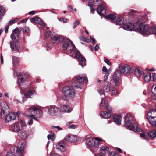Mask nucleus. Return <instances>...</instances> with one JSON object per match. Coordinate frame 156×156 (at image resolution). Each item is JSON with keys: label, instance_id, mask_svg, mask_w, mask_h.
<instances>
[{"label": "nucleus", "instance_id": "obj_1", "mask_svg": "<svg viewBox=\"0 0 156 156\" xmlns=\"http://www.w3.org/2000/svg\"><path fill=\"white\" fill-rule=\"evenodd\" d=\"M112 23L122 26L125 30H134L141 34L149 35L154 34L156 35V26L154 24H146L141 20H110Z\"/></svg>", "mask_w": 156, "mask_h": 156}, {"label": "nucleus", "instance_id": "obj_2", "mask_svg": "<svg viewBox=\"0 0 156 156\" xmlns=\"http://www.w3.org/2000/svg\"><path fill=\"white\" fill-rule=\"evenodd\" d=\"M62 45L63 50L65 52L71 56L77 58L79 64L82 67L84 66L86 64V59L84 57L81 55L79 51L77 50L72 42L68 38H64Z\"/></svg>", "mask_w": 156, "mask_h": 156}, {"label": "nucleus", "instance_id": "obj_3", "mask_svg": "<svg viewBox=\"0 0 156 156\" xmlns=\"http://www.w3.org/2000/svg\"><path fill=\"white\" fill-rule=\"evenodd\" d=\"M20 31L18 28H16L13 31V33L11 37L13 41L10 42V46L12 50L15 52L19 51L20 45L17 43L19 39Z\"/></svg>", "mask_w": 156, "mask_h": 156}, {"label": "nucleus", "instance_id": "obj_4", "mask_svg": "<svg viewBox=\"0 0 156 156\" xmlns=\"http://www.w3.org/2000/svg\"><path fill=\"white\" fill-rule=\"evenodd\" d=\"M101 140H99L98 138H93L91 137H86L85 142L86 145L90 147L91 151L93 153L98 151L99 145L100 144V141Z\"/></svg>", "mask_w": 156, "mask_h": 156}, {"label": "nucleus", "instance_id": "obj_5", "mask_svg": "<svg viewBox=\"0 0 156 156\" xmlns=\"http://www.w3.org/2000/svg\"><path fill=\"white\" fill-rule=\"evenodd\" d=\"M124 121L125 125L127 129L134 132L140 131V129L138 127L137 124L136 123L133 124V118L130 115H126L124 119Z\"/></svg>", "mask_w": 156, "mask_h": 156}, {"label": "nucleus", "instance_id": "obj_6", "mask_svg": "<svg viewBox=\"0 0 156 156\" xmlns=\"http://www.w3.org/2000/svg\"><path fill=\"white\" fill-rule=\"evenodd\" d=\"M62 91L64 95L61 96L60 98L65 101L67 100L68 98H74L75 94L74 90L69 86L64 87Z\"/></svg>", "mask_w": 156, "mask_h": 156}, {"label": "nucleus", "instance_id": "obj_7", "mask_svg": "<svg viewBox=\"0 0 156 156\" xmlns=\"http://www.w3.org/2000/svg\"><path fill=\"white\" fill-rule=\"evenodd\" d=\"M26 88H24V90L22 91V93H21L22 95L23 94H24V96L22 97V101H19V100H17V101L20 103H21L22 102H24L27 100L28 98H32L36 94V92L34 90H28L27 92H26Z\"/></svg>", "mask_w": 156, "mask_h": 156}, {"label": "nucleus", "instance_id": "obj_8", "mask_svg": "<svg viewBox=\"0 0 156 156\" xmlns=\"http://www.w3.org/2000/svg\"><path fill=\"white\" fill-rule=\"evenodd\" d=\"M48 112L49 115L53 116H56L59 115L61 112L59 108L55 106H51L48 108Z\"/></svg>", "mask_w": 156, "mask_h": 156}, {"label": "nucleus", "instance_id": "obj_9", "mask_svg": "<svg viewBox=\"0 0 156 156\" xmlns=\"http://www.w3.org/2000/svg\"><path fill=\"white\" fill-rule=\"evenodd\" d=\"M121 75V73L119 70H116L112 76V81L115 86H117L119 84V80Z\"/></svg>", "mask_w": 156, "mask_h": 156}, {"label": "nucleus", "instance_id": "obj_10", "mask_svg": "<svg viewBox=\"0 0 156 156\" xmlns=\"http://www.w3.org/2000/svg\"><path fill=\"white\" fill-rule=\"evenodd\" d=\"M28 110L30 113L33 114L37 118H40L42 113V111L41 110L34 106L29 108Z\"/></svg>", "mask_w": 156, "mask_h": 156}, {"label": "nucleus", "instance_id": "obj_11", "mask_svg": "<svg viewBox=\"0 0 156 156\" xmlns=\"http://www.w3.org/2000/svg\"><path fill=\"white\" fill-rule=\"evenodd\" d=\"M119 70L120 71L121 74L122 73H129L130 74L131 73H132L133 71L134 70V69L127 65H125L123 66H121L119 67Z\"/></svg>", "mask_w": 156, "mask_h": 156}, {"label": "nucleus", "instance_id": "obj_12", "mask_svg": "<svg viewBox=\"0 0 156 156\" xmlns=\"http://www.w3.org/2000/svg\"><path fill=\"white\" fill-rule=\"evenodd\" d=\"M64 38L62 36L59 35H55L51 37L52 42L55 44L61 43L63 41Z\"/></svg>", "mask_w": 156, "mask_h": 156}, {"label": "nucleus", "instance_id": "obj_13", "mask_svg": "<svg viewBox=\"0 0 156 156\" xmlns=\"http://www.w3.org/2000/svg\"><path fill=\"white\" fill-rule=\"evenodd\" d=\"M18 84L20 89V93H22L23 91L24 90V88L22 87L26 84V79L22 77H20L17 80Z\"/></svg>", "mask_w": 156, "mask_h": 156}, {"label": "nucleus", "instance_id": "obj_14", "mask_svg": "<svg viewBox=\"0 0 156 156\" xmlns=\"http://www.w3.org/2000/svg\"><path fill=\"white\" fill-rule=\"evenodd\" d=\"M60 110L62 112L66 113H70L72 111V108L68 104H64L61 105L60 108Z\"/></svg>", "mask_w": 156, "mask_h": 156}, {"label": "nucleus", "instance_id": "obj_15", "mask_svg": "<svg viewBox=\"0 0 156 156\" xmlns=\"http://www.w3.org/2000/svg\"><path fill=\"white\" fill-rule=\"evenodd\" d=\"M97 11L101 16L104 15L106 13L105 7L104 5H100L97 8Z\"/></svg>", "mask_w": 156, "mask_h": 156}, {"label": "nucleus", "instance_id": "obj_16", "mask_svg": "<svg viewBox=\"0 0 156 156\" xmlns=\"http://www.w3.org/2000/svg\"><path fill=\"white\" fill-rule=\"evenodd\" d=\"M65 139L67 141L71 143L77 141L78 140L77 136L72 135H68Z\"/></svg>", "mask_w": 156, "mask_h": 156}, {"label": "nucleus", "instance_id": "obj_17", "mask_svg": "<svg viewBox=\"0 0 156 156\" xmlns=\"http://www.w3.org/2000/svg\"><path fill=\"white\" fill-rule=\"evenodd\" d=\"M101 3V0H90L88 5L89 6H97Z\"/></svg>", "mask_w": 156, "mask_h": 156}, {"label": "nucleus", "instance_id": "obj_18", "mask_svg": "<svg viewBox=\"0 0 156 156\" xmlns=\"http://www.w3.org/2000/svg\"><path fill=\"white\" fill-rule=\"evenodd\" d=\"M16 116L15 114L12 112H9L8 114L5 117L6 121L8 122L11 120H14L16 119Z\"/></svg>", "mask_w": 156, "mask_h": 156}, {"label": "nucleus", "instance_id": "obj_19", "mask_svg": "<svg viewBox=\"0 0 156 156\" xmlns=\"http://www.w3.org/2000/svg\"><path fill=\"white\" fill-rule=\"evenodd\" d=\"M100 149L103 154H108L110 153L109 148L105 145H102L101 146Z\"/></svg>", "mask_w": 156, "mask_h": 156}, {"label": "nucleus", "instance_id": "obj_20", "mask_svg": "<svg viewBox=\"0 0 156 156\" xmlns=\"http://www.w3.org/2000/svg\"><path fill=\"white\" fill-rule=\"evenodd\" d=\"M148 120L149 123L153 126L156 127V117L150 116L148 117Z\"/></svg>", "mask_w": 156, "mask_h": 156}, {"label": "nucleus", "instance_id": "obj_21", "mask_svg": "<svg viewBox=\"0 0 156 156\" xmlns=\"http://www.w3.org/2000/svg\"><path fill=\"white\" fill-rule=\"evenodd\" d=\"M56 148L62 152L65 150V144L63 142H60L56 144Z\"/></svg>", "mask_w": 156, "mask_h": 156}, {"label": "nucleus", "instance_id": "obj_22", "mask_svg": "<svg viewBox=\"0 0 156 156\" xmlns=\"http://www.w3.org/2000/svg\"><path fill=\"white\" fill-rule=\"evenodd\" d=\"M12 130L13 132L18 133L20 130L19 123L16 122L13 124L12 126Z\"/></svg>", "mask_w": 156, "mask_h": 156}, {"label": "nucleus", "instance_id": "obj_23", "mask_svg": "<svg viewBox=\"0 0 156 156\" xmlns=\"http://www.w3.org/2000/svg\"><path fill=\"white\" fill-rule=\"evenodd\" d=\"M114 122L118 125L121 124V117L120 116L118 115H115L113 117Z\"/></svg>", "mask_w": 156, "mask_h": 156}, {"label": "nucleus", "instance_id": "obj_24", "mask_svg": "<svg viewBox=\"0 0 156 156\" xmlns=\"http://www.w3.org/2000/svg\"><path fill=\"white\" fill-rule=\"evenodd\" d=\"M32 23H36L41 25L43 29H44L46 24L43 21V20H30Z\"/></svg>", "mask_w": 156, "mask_h": 156}, {"label": "nucleus", "instance_id": "obj_25", "mask_svg": "<svg viewBox=\"0 0 156 156\" xmlns=\"http://www.w3.org/2000/svg\"><path fill=\"white\" fill-rule=\"evenodd\" d=\"M77 81L80 83H83L84 82H87V78L85 76H83L81 75H78L77 77Z\"/></svg>", "mask_w": 156, "mask_h": 156}, {"label": "nucleus", "instance_id": "obj_26", "mask_svg": "<svg viewBox=\"0 0 156 156\" xmlns=\"http://www.w3.org/2000/svg\"><path fill=\"white\" fill-rule=\"evenodd\" d=\"M135 73L137 77H141L142 75L143 76L144 74L143 72L140 70L138 68H136L135 69Z\"/></svg>", "mask_w": 156, "mask_h": 156}, {"label": "nucleus", "instance_id": "obj_27", "mask_svg": "<svg viewBox=\"0 0 156 156\" xmlns=\"http://www.w3.org/2000/svg\"><path fill=\"white\" fill-rule=\"evenodd\" d=\"M18 135L22 138L24 139L26 137V134L25 131L22 129L18 132Z\"/></svg>", "mask_w": 156, "mask_h": 156}, {"label": "nucleus", "instance_id": "obj_28", "mask_svg": "<svg viewBox=\"0 0 156 156\" xmlns=\"http://www.w3.org/2000/svg\"><path fill=\"white\" fill-rule=\"evenodd\" d=\"M143 76L144 80L146 82H148L151 80V75L150 73H144Z\"/></svg>", "mask_w": 156, "mask_h": 156}, {"label": "nucleus", "instance_id": "obj_29", "mask_svg": "<svg viewBox=\"0 0 156 156\" xmlns=\"http://www.w3.org/2000/svg\"><path fill=\"white\" fill-rule=\"evenodd\" d=\"M110 84L108 82H106L104 85L103 89L107 93L109 92L111 90Z\"/></svg>", "mask_w": 156, "mask_h": 156}, {"label": "nucleus", "instance_id": "obj_30", "mask_svg": "<svg viewBox=\"0 0 156 156\" xmlns=\"http://www.w3.org/2000/svg\"><path fill=\"white\" fill-rule=\"evenodd\" d=\"M101 106L104 108H106L108 106V103L107 102V101L106 98H103L101 101Z\"/></svg>", "mask_w": 156, "mask_h": 156}, {"label": "nucleus", "instance_id": "obj_31", "mask_svg": "<svg viewBox=\"0 0 156 156\" xmlns=\"http://www.w3.org/2000/svg\"><path fill=\"white\" fill-rule=\"evenodd\" d=\"M101 114L103 118L106 119L109 118L111 115L110 113L104 111L101 112Z\"/></svg>", "mask_w": 156, "mask_h": 156}, {"label": "nucleus", "instance_id": "obj_32", "mask_svg": "<svg viewBox=\"0 0 156 156\" xmlns=\"http://www.w3.org/2000/svg\"><path fill=\"white\" fill-rule=\"evenodd\" d=\"M5 12V8L3 7H0V20H2L3 18Z\"/></svg>", "mask_w": 156, "mask_h": 156}, {"label": "nucleus", "instance_id": "obj_33", "mask_svg": "<svg viewBox=\"0 0 156 156\" xmlns=\"http://www.w3.org/2000/svg\"><path fill=\"white\" fill-rule=\"evenodd\" d=\"M105 18L107 20H115L116 16L115 14H110L106 16Z\"/></svg>", "mask_w": 156, "mask_h": 156}, {"label": "nucleus", "instance_id": "obj_34", "mask_svg": "<svg viewBox=\"0 0 156 156\" xmlns=\"http://www.w3.org/2000/svg\"><path fill=\"white\" fill-rule=\"evenodd\" d=\"M148 116L150 117V116H155L156 117V110H150L147 114Z\"/></svg>", "mask_w": 156, "mask_h": 156}, {"label": "nucleus", "instance_id": "obj_35", "mask_svg": "<svg viewBox=\"0 0 156 156\" xmlns=\"http://www.w3.org/2000/svg\"><path fill=\"white\" fill-rule=\"evenodd\" d=\"M148 135L152 138H155L156 137V131L154 130L149 132Z\"/></svg>", "mask_w": 156, "mask_h": 156}, {"label": "nucleus", "instance_id": "obj_36", "mask_svg": "<svg viewBox=\"0 0 156 156\" xmlns=\"http://www.w3.org/2000/svg\"><path fill=\"white\" fill-rule=\"evenodd\" d=\"M12 62L14 66H16L18 63L19 61L17 57L13 56L12 57Z\"/></svg>", "mask_w": 156, "mask_h": 156}, {"label": "nucleus", "instance_id": "obj_37", "mask_svg": "<svg viewBox=\"0 0 156 156\" xmlns=\"http://www.w3.org/2000/svg\"><path fill=\"white\" fill-rule=\"evenodd\" d=\"M44 35L46 37H51L53 36L52 33L51 31H47L44 33Z\"/></svg>", "mask_w": 156, "mask_h": 156}, {"label": "nucleus", "instance_id": "obj_38", "mask_svg": "<svg viewBox=\"0 0 156 156\" xmlns=\"http://www.w3.org/2000/svg\"><path fill=\"white\" fill-rule=\"evenodd\" d=\"M111 95H115L117 93V90L115 88L112 87L111 88V90L110 92Z\"/></svg>", "mask_w": 156, "mask_h": 156}, {"label": "nucleus", "instance_id": "obj_39", "mask_svg": "<svg viewBox=\"0 0 156 156\" xmlns=\"http://www.w3.org/2000/svg\"><path fill=\"white\" fill-rule=\"evenodd\" d=\"M19 123L20 124L22 129H23V128L26 126L25 122L23 120H20Z\"/></svg>", "mask_w": 156, "mask_h": 156}, {"label": "nucleus", "instance_id": "obj_40", "mask_svg": "<svg viewBox=\"0 0 156 156\" xmlns=\"http://www.w3.org/2000/svg\"><path fill=\"white\" fill-rule=\"evenodd\" d=\"M47 138L48 140L50 139L51 141H53L55 138V134L49 135L47 136Z\"/></svg>", "mask_w": 156, "mask_h": 156}, {"label": "nucleus", "instance_id": "obj_41", "mask_svg": "<svg viewBox=\"0 0 156 156\" xmlns=\"http://www.w3.org/2000/svg\"><path fill=\"white\" fill-rule=\"evenodd\" d=\"M6 111L3 110L0 106V116H2L3 115L6 114Z\"/></svg>", "mask_w": 156, "mask_h": 156}, {"label": "nucleus", "instance_id": "obj_42", "mask_svg": "<svg viewBox=\"0 0 156 156\" xmlns=\"http://www.w3.org/2000/svg\"><path fill=\"white\" fill-rule=\"evenodd\" d=\"M31 115L28 116L29 117H30L31 118L33 119L34 120L36 121H38V119H37V117L34 115H33V114L31 113Z\"/></svg>", "mask_w": 156, "mask_h": 156}, {"label": "nucleus", "instance_id": "obj_43", "mask_svg": "<svg viewBox=\"0 0 156 156\" xmlns=\"http://www.w3.org/2000/svg\"><path fill=\"white\" fill-rule=\"evenodd\" d=\"M80 24V22L76 20L73 23V29H75L76 27Z\"/></svg>", "mask_w": 156, "mask_h": 156}, {"label": "nucleus", "instance_id": "obj_44", "mask_svg": "<svg viewBox=\"0 0 156 156\" xmlns=\"http://www.w3.org/2000/svg\"><path fill=\"white\" fill-rule=\"evenodd\" d=\"M152 91L153 94L156 95V85H154L153 86Z\"/></svg>", "mask_w": 156, "mask_h": 156}, {"label": "nucleus", "instance_id": "obj_45", "mask_svg": "<svg viewBox=\"0 0 156 156\" xmlns=\"http://www.w3.org/2000/svg\"><path fill=\"white\" fill-rule=\"evenodd\" d=\"M16 21L17 20H10L8 23L9 26L12 25V24L16 23Z\"/></svg>", "mask_w": 156, "mask_h": 156}, {"label": "nucleus", "instance_id": "obj_46", "mask_svg": "<svg viewBox=\"0 0 156 156\" xmlns=\"http://www.w3.org/2000/svg\"><path fill=\"white\" fill-rule=\"evenodd\" d=\"M52 129H54L55 128H56L57 129H58V130H62V129L59 126H52L51 127Z\"/></svg>", "mask_w": 156, "mask_h": 156}, {"label": "nucleus", "instance_id": "obj_47", "mask_svg": "<svg viewBox=\"0 0 156 156\" xmlns=\"http://www.w3.org/2000/svg\"><path fill=\"white\" fill-rule=\"evenodd\" d=\"M152 77V80H153L154 81L156 80V74L154 73H153L151 75V77Z\"/></svg>", "mask_w": 156, "mask_h": 156}, {"label": "nucleus", "instance_id": "obj_48", "mask_svg": "<svg viewBox=\"0 0 156 156\" xmlns=\"http://www.w3.org/2000/svg\"><path fill=\"white\" fill-rule=\"evenodd\" d=\"M109 73L108 72L105 75L104 79V81L105 82L106 81V80H107V79L108 78V76H109Z\"/></svg>", "mask_w": 156, "mask_h": 156}, {"label": "nucleus", "instance_id": "obj_49", "mask_svg": "<svg viewBox=\"0 0 156 156\" xmlns=\"http://www.w3.org/2000/svg\"><path fill=\"white\" fill-rule=\"evenodd\" d=\"M29 31V30L28 27H24L23 30V32H28Z\"/></svg>", "mask_w": 156, "mask_h": 156}, {"label": "nucleus", "instance_id": "obj_50", "mask_svg": "<svg viewBox=\"0 0 156 156\" xmlns=\"http://www.w3.org/2000/svg\"><path fill=\"white\" fill-rule=\"evenodd\" d=\"M104 61L105 63H106L108 65L110 66L111 65V62L107 59H105Z\"/></svg>", "mask_w": 156, "mask_h": 156}, {"label": "nucleus", "instance_id": "obj_51", "mask_svg": "<svg viewBox=\"0 0 156 156\" xmlns=\"http://www.w3.org/2000/svg\"><path fill=\"white\" fill-rule=\"evenodd\" d=\"M52 47V45L51 44H48L47 45V50L51 49Z\"/></svg>", "mask_w": 156, "mask_h": 156}, {"label": "nucleus", "instance_id": "obj_52", "mask_svg": "<svg viewBox=\"0 0 156 156\" xmlns=\"http://www.w3.org/2000/svg\"><path fill=\"white\" fill-rule=\"evenodd\" d=\"M105 108H106L110 112H112V108L108 106H107V107Z\"/></svg>", "mask_w": 156, "mask_h": 156}, {"label": "nucleus", "instance_id": "obj_53", "mask_svg": "<svg viewBox=\"0 0 156 156\" xmlns=\"http://www.w3.org/2000/svg\"><path fill=\"white\" fill-rule=\"evenodd\" d=\"M92 6H89V7H90V9L91 12L92 13H94V12L95 11V10L92 7Z\"/></svg>", "mask_w": 156, "mask_h": 156}, {"label": "nucleus", "instance_id": "obj_54", "mask_svg": "<svg viewBox=\"0 0 156 156\" xmlns=\"http://www.w3.org/2000/svg\"><path fill=\"white\" fill-rule=\"evenodd\" d=\"M90 38L92 41V43L93 44H94L96 43V41L95 39L93 38V37H90Z\"/></svg>", "mask_w": 156, "mask_h": 156}, {"label": "nucleus", "instance_id": "obj_55", "mask_svg": "<svg viewBox=\"0 0 156 156\" xmlns=\"http://www.w3.org/2000/svg\"><path fill=\"white\" fill-rule=\"evenodd\" d=\"M110 156H118V154L116 153H115L111 152Z\"/></svg>", "mask_w": 156, "mask_h": 156}, {"label": "nucleus", "instance_id": "obj_56", "mask_svg": "<svg viewBox=\"0 0 156 156\" xmlns=\"http://www.w3.org/2000/svg\"><path fill=\"white\" fill-rule=\"evenodd\" d=\"M140 135L141 137L144 138V139L146 138L145 135L144 133H140Z\"/></svg>", "mask_w": 156, "mask_h": 156}, {"label": "nucleus", "instance_id": "obj_57", "mask_svg": "<svg viewBox=\"0 0 156 156\" xmlns=\"http://www.w3.org/2000/svg\"><path fill=\"white\" fill-rule=\"evenodd\" d=\"M99 48V47L98 45V44H97L94 48L95 51H98Z\"/></svg>", "mask_w": 156, "mask_h": 156}, {"label": "nucleus", "instance_id": "obj_58", "mask_svg": "<svg viewBox=\"0 0 156 156\" xmlns=\"http://www.w3.org/2000/svg\"><path fill=\"white\" fill-rule=\"evenodd\" d=\"M27 20H21L20 22H18L17 24L18 25H20V23H26Z\"/></svg>", "mask_w": 156, "mask_h": 156}, {"label": "nucleus", "instance_id": "obj_59", "mask_svg": "<svg viewBox=\"0 0 156 156\" xmlns=\"http://www.w3.org/2000/svg\"><path fill=\"white\" fill-rule=\"evenodd\" d=\"M9 26H7L6 27L5 29V32L7 33L8 32V29L9 28Z\"/></svg>", "mask_w": 156, "mask_h": 156}, {"label": "nucleus", "instance_id": "obj_60", "mask_svg": "<svg viewBox=\"0 0 156 156\" xmlns=\"http://www.w3.org/2000/svg\"><path fill=\"white\" fill-rule=\"evenodd\" d=\"M33 123V120L32 119H29L28 121V124L30 125H31Z\"/></svg>", "mask_w": 156, "mask_h": 156}, {"label": "nucleus", "instance_id": "obj_61", "mask_svg": "<svg viewBox=\"0 0 156 156\" xmlns=\"http://www.w3.org/2000/svg\"><path fill=\"white\" fill-rule=\"evenodd\" d=\"M76 127V125L74 124L71 125L69 127L70 129H74Z\"/></svg>", "mask_w": 156, "mask_h": 156}, {"label": "nucleus", "instance_id": "obj_62", "mask_svg": "<svg viewBox=\"0 0 156 156\" xmlns=\"http://www.w3.org/2000/svg\"><path fill=\"white\" fill-rule=\"evenodd\" d=\"M102 71L105 72H106L107 71V69L105 66H103Z\"/></svg>", "mask_w": 156, "mask_h": 156}, {"label": "nucleus", "instance_id": "obj_63", "mask_svg": "<svg viewBox=\"0 0 156 156\" xmlns=\"http://www.w3.org/2000/svg\"><path fill=\"white\" fill-rule=\"evenodd\" d=\"M125 18L122 16H120L119 17H118L117 20H123Z\"/></svg>", "mask_w": 156, "mask_h": 156}, {"label": "nucleus", "instance_id": "obj_64", "mask_svg": "<svg viewBox=\"0 0 156 156\" xmlns=\"http://www.w3.org/2000/svg\"><path fill=\"white\" fill-rule=\"evenodd\" d=\"M98 92L101 95L104 94V92L103 90H98Z\"/></svg>", "mask_w": 156, "mask_h": 156}]
</instances>
